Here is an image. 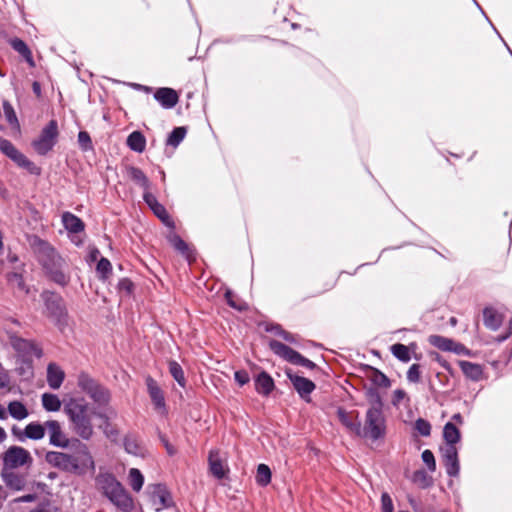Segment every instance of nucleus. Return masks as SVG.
Returning a JSON list of instances; mask_svg holds the SVG:
<instances>
[{
    "label": "nucleus",
    "mask_w": 512,
    "mask_h": 512,
    "mask_svg": "<svg viewBox=\"0 0 512 512\" xmlns=\"http://www.w3.org/2000/svg\"><path fill=\"white\" fill-rule=\"evenodd\" d=\"M45 461L57 469L77 475H83L95 469L94 460L88 446L80 442L73 454L48 451L45 455Z\"/></svg>",
    "instance_id": "1"
},
{
    "label": "nucleus",
    "mask_w": 512,
    "mask_h": 512,
    "mask_svg": "<svg viewBox=\"0 0 512 512\" xmlns=\"http://www.w3.org/2000/svg\"><path fill=\"white\" fill-rule=\"evenodd\" d=\"M64 411L71 423L72 431L81 439L90 440L94 435L92 421L99 413L89 404L78 400L68 402Z\"/></svg>",
    "instance_id": "2"
},
{
    "label": "nucleus",
    "mask_w": 512,
    "mask_h": 512,
    "mask_svg": "<svg viewBox=\"0 0 512 512\" xmlns=\"http://www.w3.org/2000/svg\"><path fill=\"white\" fill-rule=\"evenodd\" d=\"M98 483L103 494L122 512H131L134 509V500L124 486L111 474L98 477Z\"/></svg>",
    "instance_id": "3"
},
{
    "label": "nucleus",
    "mask_w": 512,
    "mask_h": 512,
    "mask_svg": "<svg viewBox=\"0 0 512 512\" xmlns=\"http://www.w3.org/2000/svg\"><path fill=\"white\" fill-rule=\"evenodd\" d=\"M386 434V419L383 409H368L365 422L360 424L359 437L369 438L373 441L383 438Z\"/></svg>",
    "instance_id": "4"
},
{
    "label": "nucleus",
    "mask_w": 512,
    "mask_h": 512,
    "mask_svg": "<svg viewBox=\"0 0 512 512\" xmlns=\"http://www.w3.org/2000/svg\"><path fill=\"white\" fill-rule=\"evenodd\" d=\"M3 470L29 469L33 464L31 453L24 447L12 445L1 456Z\"/></svg>",
    "instance_id": "5"
},
{
    "label": "nucleus",
    "mask_w": 512,
    "mask_h": 512,
    "mask_svg": "<svg viewBox=\"0 0 512 512\" xmlns=\"http://www.w3.org/2000/svg\"><path fill=\"white\" fill-rule=\"evenodd\" d=\"M269 346H270L271 350L276 355L280 356L284 360H286L294 365L303 366L308 369H313L316 367L314 362L305 358L299 352L293 350L289 346H287L279 341L272 340L269 342Z\"/></svg>",
    "instance_id": "6"
},
{
    "label": "nucleus",
    "mask_w": 512,
    "mask_h": 512,
    "mask_svg": "<svg viewBox=\"0 0 512 512\" xmlns=\"http://www.w3.org/2000/svg\"><path fill=\"white\" fill-rule=\"evenodd\" d=\"M57 135V123L52 120L42 130L40 136L33 142L34 149L41 155L46 154L55 145Z\"/></svg>",
    "instance_id": "7"
},
{
    "label": "nucleus",
    "mask_w": 512,
    "mask_h": 512,
    "mask_svg": "<svg viewBox=\"0 0 512 512\" xmlns=\"http://www.w3.org/2000/svg\"><path fill=\"white\" fill-rule=\"evenodd\" d=\"M42 298L45 302L46 312L53 320L60 322L66 315L63 299L52 292H44Z\"/></svg>",
    "instance_id": "8"
},
{
    "label": "nucleus",
    "mask_w": 512,
    "mask_h": 512,
    "mask_svg": "<svg viewBox=\"0 0 512 512\" xmlns=\"http://www.w3.org/2000/svg\"><path fill=\"white\" fill-rule=\"evenodd\" d=\"M146 385L154 410L159 415L165 416L167 414V407L162 389L152 377L146 378Z\"/></svg>",
    "instance_id": "9"
},
{
    "label": "nucleus",
    "mask_w": 512,
    "mask_h": 512,
    "mask_svg": "<svg viewBox=\"0 0 512 512\" xmlns=\"http://www.w3.org/2000/svg\"><path fill=\"white\" fill-rule=\"evenodd\" d=\"M30 245L38 255L43 266L50 264L60 257L48 242L38 237H33L30 241Z\"/></svg>",
    "instance_id": "10"
},
{
    "label": "nucleus",
    "mask_w": 512,
    "mask_h": 512,
    "mask_svg": "<svg viewBox=\"0 0 512 512\" xmlns=\"http://www.w3.org/2000/svg\"><path fill=\"white\" fill-rule=\"evenodd\" d=\"M0 151L20 167L30 169L33 166V163L6 139L0 138Z\"/></svg>",
    "instance_id": "11"
},
{
    "label": "nucleus",
    "mask_w": 512,
    "mask_h": 512,
    "mask_svg": "<svg viewBox=\"0 0 512 512\" xmlns=\"http://www.w3.org/2000/svg\"><path fill=\"white\" fill-rule=\"evenodd\" d=\"M441 451L446 473L450 477H457L459 475L460 466L456 446L445 445V447L441 448Z\"/></svg>",
    "instance_id": "12"
},
{
    "label": "nucleus",
    "mask_w": 512,
    "mask_h": 512,
    "mask_svg": "<svg viewBox=\"0 0 512 512\" xmlns=\"http://www.w3.org/2000/svg\"><path fill=\"white\" fill-rule=\"evenodd\" d=\"M46 428L49 434V443L51 445L59 448L69 447L70 440L62 431V427L58 421H46Z\"/></svg>",
    "instance_id": "13"
},
{
    "label": "nucleus",
    "mask_w": 512,
    "mask_h": 512,
    "mask_svg": "<svg viewBox=\"0 0 512 512\" xmlns=\"http://www.w3.org/2000/svg\"><path fill=\"white\" fill-rule=\"evenodd\" d=\"M49 277L58 285L65 286L69 282L64 260L59 257L50 264L44 266Z\"/></svg>",
    "instance_id": "14"
},
{
    "label": "nucleus",
    "mask_w": 512,
    "mask_h": 512,
    "mask_svg": "<svg viewBox=\"0 0 512 512\" xmlns=\"http://www.w3.org/2000/svg\"><path fill=\"white\" fill-rule=\"evenodd\" d=\"M10 344L22 357H41L42 355L41 350L33 342L19 336L11 335Z\"/></svg>",
    "instance_id": "15"
},
{
    "label": "nucleus",
    "mask_w": 512,
    "mask_h": 512,
    "mask_svg": "<svg viewBox=\"0 0 512 512\" xmlns=\"http://www.w3.org/2000/svg\"><path fill=\"white\" fill-rule=\"evenodd\" d=\"M288 378L291 381L294 389L299 394V396L303 400L309 402L310 394L314 391L315 384L308 378H305V377H302V376H299L296 374H292V373H288Z\"/></svg>",
    "instance_id": "16"
},
{
    "label": "nucleus",
    "mask_w": 512,
    "mask_h": 512,
    "mask_svg": "<svg viewBox=\"0 0 512 512\" xmlns=\"http://www.w3.org/2000/svg\"><path fill=\"white\" fill-rule=\"evenodd\" d=\"M150 489V501L155 511H161L171 505L170 494L161 485H154L149 487Z\"/></svg>",
    "instance_id": "17"
},
{
    "label": "nucleus",
    "mask_w": 512,
    "mask_h": 512,
    "mask_svg": "<svg viewBox=\"0 0 512 512\" xmlns=\"http://www.w3.org/2000/svg\"><path fill=\"white\" fill-rule=\"evenodd\" d=\"M209 467L211 473L218 479L224 478L228 472L225 458L219 451H211L209 454Z\"/></svg>",
    "instance_id": "18"
},
{
    "label": "nucleus",
    "mask_w": 512,
    "mask_h": 512,
    "mask_svg": "<svg viewBox=\"0 0 512 512\" xmlns=\"http://www.w3.org/2000/svg\"><path fill=\"white\" fill-rule=\"evenodd\" d=\"M46 430V422L44 424L39 422H31L24 428L22 434L18 435V439L20 441H24L25 438L31 440H41L44 438Z\"/></svg>",
    "instance_id": "19"
},
{
    "label": "nucleus",
    "mask_w": 512,
    "mask_h": 512,
    "mask_svg": "<svg viewBox=\"0 0 512 512\" xmlns=\"http://www.w3.org/2000/svg\"><path fill=\"white\" fill-rule=\"evenodd\" d=\"M154 97L167 109L174 107L178 102V95L176 91L171 88H159L155 92Z\"/></svg>",
    "instance_id": "20"
},
{
    "label": "nucleus",
    "mask_w": 512,
    "mask_h": 512,
    "mask_svg": "<svg viewBox=\"0 0 512 512\" xmlns=\"http://www.w3.org/2000/svg\"><path fill=\"white\" fill-rule=\"evenodd\" d=\"M340 422L352 433L359 437L360 432V421L358 420V412H355L353 418L351 413L346 412L343 408H339L337 411Z\"/></svg>",
    "instance_id": "21"
},
{
    "label": "nucleus",
    "mask_w": 512,
    "mask_h": 512,
    "mask_svg": "<svg viewBox=\"0 0 512 512\" xmlns=\"http://www.w3.org/2000/svg\"><path fill=\"white\" fill-rule=\"evenodd\" d=\"M65 377L64 371L55 363H50L47 367V382L50 388L56 390L60 388Z\"/></svg>",
    "instance_id": "22"
},
{
    "label": "nucleus",
    "mask_w": 512,
    "mask_h": 512,
    "mask_svg": "<svg viewBox=\"0 0 512 512\" xmlns=\"http://www.w3.org/2000/svg\"><path fill=\"white\" fill-rule=\"evenodd\" d=\"M15 470H3L2 469V477L5 482V484L15 490L20 491L25 486V478L22 475H19L14 472Z\"/></svg>",
    "instance_id": "23"
},
{
    "label": "nucleus",
    "mask_w": 512,
    "mask_h": 512,
    "mask_svg": "<svg viewBox=\"0 0 512 512\" xmlns=\"http://www.w3.org/2000/svg\"><path fill=\"white\" fill-rule=\"evenodd\" d=\"M463 374L472 381H479L483 376V369L480 364L469 361H459Z\"/></svg>",
    "instance_id": "24"
},
{
    "label": "nucleus",
    "mask_w": 512,
    "mask_h": 512,
    "mask_svg": "<svg viewBox=\"0 0 512 512\" xmlns=\"http://www.w3.org/2000/svg\"><path fill=\"white\" fill-rule=\"evenodd\" d=\"M484 325L490 330H497L502 323V316L492 307H486L483 310Z\"/></svg>",
    "instance_id": "25"
},
{
    "label": "nucleus",
    "mask_w": 512,
    "mask_h": 512,
    "mask_svg": "<svg viewBox=\"0 0 512 512\" xmlns=\"http://www.w3.org/2000/svg\"><path fill=\"white\" fill-rule=\"evenodd\" d=\"M7 412L12 418L18 421L24 420L29 415L28 409L20 401H11L8 404Z\"/></svg>",
    "instance_id": "26"
},
{
    "label": "nucleus",
    "mask_w": 512,
    "mask_h": 512,
    "mask_svg": "<svg viewBox=\"0 0 512 512\" xmlns=\"http://www.w3.org/2000/svg\"><path fill=\"white\" fill-rule=\"evenodd\" d=\"M443 438L446 445L455 446L460 441L461 434L459 429L451 422H447L443 429Z\"/></svg>",
    "instance_id": "27"
},
{
    "label": "nucleus",
    "mask_w": 512,
    "mask_h": 512,
    "mask_svg": "<svg viewBox=\"0 0 512 512\" xmlns=\"http://www.w3.org/2000/svg\"><path fill=\"white\" fill-rule=\"evenodd\" d=\"M127 145L131 150L141 153L145 150L146 139L141 132L134 131L128 136Z\"/></svg>",
    "instance_id": "28"
},
{
    "label": "nucleus",
    "mask_w": 512,
    "mask_h": 512,
    "mask_svg": "<svg viewBox=\"0 0 512 512\" xmlns=\"http://www.w3.org/2000/svg\"><path fill=\"white\" fill-rule=\"evenodd\" d=\"M114 411H109L108 413H99L98 417L103 420V423L99 426L102 429L103 433L110 439L115 440L118 432L117 430L110 424L109 419L114 416Z\"/></svg>",
    "instance_id": "29"
},
{
    "label": "nucleus",
    "mask_w": 512,
    "mask_h": 512,
    "mask_svg": "<svg viewBox=\"0 0 512 512\" xmlns=\"http://www.w3.org/2000/svg\"><path fill=\"white\" fill-rule=\"evenodd\" d=\"M62 222L64 227L70 232L77 233L84 228L83 222L78 217L69 212H65L62 215Z\"/></svg>",
    "instance_id": "30"
},
{
    "label": "nucleus",
    "mask_w": 512,
    "mask_h": 512,
    "mask_svg": "<svg viewBox=\"0 0 512 512\" xmlns=\"http://www.w3.org/2000/svg\"><path fill=\"white\" fill-rule=\"evenodd\" d=\"M263 327L266 332L274 333L275 335L281 336L284 340L290 343L295 342V338L292 334L284 331L278 324H268L258 320V328Z\"/></svg>",
    "instance_id": "31"
},
{
    "label": "nucleus",
    "mask_w": 512,
    "mask_h": 512,
    "mask_svg": "<svg viewBox=\"0 0 512 512\" xmlns=\"http://www.w3.org/2000/svg\"><path fill=\"white\" fill-rule=\"evenodd\" d=\"M127 174H128V177L132 181H134L137 185L142 187L144 190L149 189V185H150L149 180L146 177V175L143 173L142 170H140L139 168H136V167H129L127 169Z\"/></svg>",
    "instance_id": "32"
},
{
    "label": "nucleus",
    "mask_w": 512,
    "mask_h": 512,
    "mask_svg": "<svg viewBox=\"0 0 512 512\" xmlns=\"http://www.w3.org/2000/svg\"><path fill=\"white\" fill-rule=\"evenodd\" d=\"M10 45L15 51L22 55L31 66L34 65L31 51L24 41L19 38H13L10 40Z\"/></svg>",
    "instance_id": "33"
},
{
    "label": "nucleus",
    "mask_w": 512,
    "mask_h": 512,
    "mask_svg": "<svg viewBox=\"0 0 512 512\" xmlns=\"http://www.w3.org/2000/svg\"><path fill=\"white\" fill-rule=\"evenodd\" d=\"M42 406L46 411L57 412L61 408V401L55 394L44 393L41 397Z\"/></svg>",
    "instance_id": "34"
},
{
    "label": "nucleus",
    "mask_w": 512,
    "mask_h": 512,
    "mask_svg": "<svg viewBox=\"0 0 512 512\" xmlns=\"http://www.w3.org/2000/svg\"><path fill=\"white\" fill-rule=\"evenodd\" d=\"M429 343L442 351H452L455 345L452 339L440 335H431L429 337Z\"/></svg>",
    "instance_id": "35"
},
{
    "label": "nucleus",
    "mask_w": 512,
    "mask_h": 512,
    "mask_svg": "<svg viewBox=\"0 0 512 512\" xmlns=\"http://www.w3.org/2000/svg\"><path fill=\"white\" fill-rule=\"evenodd\" d=\"M128 481L132 490L139 492L144 484V476L137 468H131L128 474Z\"/></svg>",
    "instance_id": "36"
},
{
    "label": "nucleus",
    "mask_w": 512,
    "mask_h": 512,
    "mask_svg": "<svg viewBox=\"0 0 512 512\" xmlns=\"http://www.w3.org/2000/svg\"><path fill=\"white\" fill-rule=\"evenodd\" d=\"M169 242L171 245L182 253L188 260L191 258V250L189 246L176 234H171L169 236Z\"/></svg>",
    "instance_id": "37"
},
{
    "label": "nucleus",
    "mask_w": 512,
    "mask_h": 512,
    "mask_svg": "<svg viewBox=\"0 0 512 512\" xmlns=\"http://www.w3.org/2000/svg\"><path fill=\"white\" fill-rule=\"evenodd\" d=\"M391 352L398 360L407 363L410 361V352L409 348L401 343H396L391 346Z\"/></svg>",
    "instance_id": "38"
},
{
    "label": "nucleus",
    "mask_w": 512,
    "mask_h": 512,
    "mask_svg": "<svg viewBox=\"0 0 512 512\" xmlns=\"http://www.w3.org/2000/svg\"><path fill=\"white\" fill-rule=\"evenodd\" d=\"M169 372L181 387H185L186 379L184 376V371L176 361L169 362Z\"/></svg>",
    "instance_id": "39"
},
{
    "label": "nucleus",
    "mask_w": 512,
    "mask_h": 512,
    "mask_svg": "<svg viewBox=\"0 0 512 512\" xmlns=\"http://www.w3.org/2000/svg\"><path fill=\"white\" fill-rule=\"evenodd\" d=\"M89 396L99 405H104L110 400L109 392L99 384L97 385L96 389L89 394Z\"/></svg>",
    "instance_id": "40"
},
{
    "label": "nucleus",
    "mask_w": 512,
    "mask_h": 512,
    "mask_svg": "<svg viewBox=\"0 0 512 512\" xmlns=\"http://www.w3.org/2000/svg\"><path fill=\"white\" fill-rule=\"evenodd\" d=\"M258 387H260L265 395H268L274 389L273 379L266 373H258Z\"/></svg>",
    "instance_id": "41"
},
{
    "label": "nucleus",
    "mask_w": 512,
    "mask_h": 512,
    "mask_svg": "<svg viewBox=\"0 0 512 512\" xmlns=\"http://www.w3.org/2000/svg\"><path fill=\"white\" fill-rule=\"evenodd\" d=\"M367 399L370 403L369 409H383V401L380 393L375 388H370L366 392Z\"/></svg>",
    "instance_id": "42"
},
{
    "label": "nucleus",
    "mask_w": 512,
    "mask_h": 512,
    "mask_svg": "<svg viewBox=\"0 0 512 512\" xmlns=\"http://www.w3.org/2000/svg\"><path fill=\"white\" fill-rule=\"evenodd\" d=\"M79 387L88 395L96 389L98 383L87 374H81L78 378Z\"/></svg>",
    "instance_id": "43"
},
{
    "label": "nucleus",
    "mask_w": 512,
    "mask_h": 512,
    "mask_svg": "<svg viewBox=\"0 0 512 512\" xmlns=\"http://www.w3.org/2000/svg\"><path fill=\"white\" fill-rule=\"evenodd\" d=\"M271 476V469L266 464H258V485H268L271 482Z\"/></svg>",
    "instance_id": "44"
},
{
    "label": "nucleus",
    "mask_w": 512,
    "mask_h": 512,
    "mask_svg": "<svg viewBox=\"0 0 512 512\" xmlns=\"http://www.w3.org/2000/svg\"><path fill=\"white\" fill-rule=\"evenodd\" d=\"M186 135V129L184 127L175 128L169 135L167 144L173 147H177Z\"/></svg>",
    "instance_id": "45"
},
{
    "label": "nucleus",
    "mask_w": 512,
    "mask_h": 512,
    "mask_svg": "<svg viewBox=\"0 0 512 512\" xmlns=\"http://www.w3.org/2000/svg\"><path fill=\"white\" fill-rule=\"evenodd\" d=\"M371 381L374 385L379 387L387 388L391 385L389 378L377 369H373L371 374Z\"/></svg>",
    "instance_id": "46"
},
{
    "label": "nucleus",
    "mask_w": 512,
    "mask_h": 512,
    "mask_svg": "<svg viewBox=\"0 0 512 512\" xmlns=\"http://www.w3.org/2000/svg\"><path fill=\"white\" fill-rule=\"evenodd\" d=\"M8 282L12 287L18 288L20 291L28 292L21 274L16 272L10 273L8 275Z\"/></svg>",
    "instance_id": "47"
},
{
    "label": "nucleus",
    "mask_w": 512,
    "mask_h": 512,
    "mask_svg": "<svg viewBox=\"0 0 512 512\" xmlns=\"http://www.w3.org/2000/svg\"><path fill=\"white\" fill-rule=\"evenodd\" d=\"M412 480L421 487H428L432 482L431 477H429L424 470L415 471Z\"/></svg>",
    "instance_id": "48"
},
{
    "label": "nucleus",
    "mask_w": 512,
    "mask_h": 512,
    "mask_svg": "<svg viewBox=\"0 0 512 512\" xmlns=\"http://www.w3.org/2000/svg\"><path fill=\"white\" fill-rule=\"evenodd\" d=\"M414 428L423 437H428L431 434V424L423 418L416 420Z\"/></svg>",
    "instance_id": "49"
},
{
    "label": "nucleus",
    "mask_w": 512,
    "mask_h": 512,
    "mask_svg": "<svg viewBox=\"0 0 512 512\" xmlns=\"http://www.w3.org/2000/svg\"><path fill=\"white\" fill-rule=\"evenodd\" d=\"M421 458H422V461L427 466L428 470L430 472H435L436 461H435V457H434V454L432 453V451L429 449L424 450L422 452Z\"/></svg>",
    "instance_id": "50"
},
{
    "label": "nucleus",
    "mask_w": 512,
    "mask_h": 512,
    "mask_svg": "<svg viewBox=\"0 0 512 512\" xmlns=\"http://www.w3.org/2000/svg\"><path fill=\"white\" fill-rule=\"evenodd\" d=\"M3 111H4V115L6 117V120L11 125L18 126V120H17L16 114H15L14 109L11 106V104H9L8 102H4L3 103Z\"/></svg>",
    "instance_id": "51"
},
{
    "label": "nucleus",
    "mask_w": 512,
    "mask_h": 512,
    "mask_svg": "<svg viewBox=\"0 0 512 512\" xmlns=\"http://www.w3.org/2000/svg\"><path fill=\"white\" fill-rule=\"evenodd\" d=\"M154 214L160 218L166 225H172L169 215L163 205L158 203L155 207L151 208Z\"/></svg>",
    "instance_id": "52"
},
{
    "label": "nucleus",
    "mask_w": 512,
    "mask_h": 512,
    "mask_svg": "<svg viewBox=\"0 0 512 512\" xmlns=\"http://www.w3.org/2000/svg\"><path fill=\"white\" fill-rule=\"evenodd\" d=\"M112 266L108 259L101 258L97 264V272L101 275L102 278H106L107 275L111 272Z\"/></svg>",
    "instance_id": "53"
},
{
    "label": "nucleus",
    "mask_w": 512,
    "mask_h": 512,
    "mask_svg": "<svg viewBox=\"0 0 512 512\" xmlns=\"http://www.w3.org/2000/svg\"><path fill=\"white\" fill-rule=\"evenodd\" d=\"M381 511L382 512H394V505L391 496L387 492H383L381 495Z\"/></svg>",
    "instance_id": "54"
},
{
    "label": "nucleus",
    "mask_w": 512,
    "mask_h": 512,
    "mask_svg": "<svg viewBox=\"0 0 512 512\" xmlns=\"http://www.w3.org/2000/svg\"><path fill=\"white\" fill-rule=\"evenodd\" d=\"M407 380L412 383H417L420 380V365L412 364L407 371Z\"/></svg>",
    "instance_id": "55"
},
{
    "label": "nucleus",
    "mask_w": 512,
    "mask_h": 512,
    "mask_svg": "<svg viewBox=\"0 0 512 512\" xmlns=\"http://www.w3.org/2000/svg\"><path fill=\"white\" fill-rule=\"evenodd\" d=\"M78 142L82 149L89 150L91 148V138L85 131H80L78 134Z\"/></svg>",
    "instance_id": "56"
},
{
    "label": "nucleus",
    "mask_w": 512,
    "mask_h": 512,
    "mask_svg": "<svg viewBox=\"0 0 512 512\" xmlns=\"http://www.w3.org/2000/svg\"><path fill=\"white\" fill-rule=\"evenodd\" d=\"M125 450L133 455H137L139 453V447L135 440L127 438L124 442Z\"/></svg>",
    "instance_id": "57"
},
{
    "label": "nucleus",
    "mask_w": 512,
    "mask_h": 512,
    "mask_svg": "<svg viewBox=\"0 0 512 512\" xmlns=\"http://www.w3.org/2000/svg\"><path fill=\"white\" fill-rule=\"evenodd\" d=\"M405 398L406 392L403 389H396L393 393L392 404L397 407Z\"/></svg>",
    "instance_id": "58"
},
{
    "label": "nucleus",
    "mask_w": 512,
    "mask_h": 512,
    "mask_svg": "<svg viewBox=\"0 0 512 512\" xmlns=\"http://www.w3.org/2000/svg\"><path fill=\"white\" fill-rule=\"evenodd\" d=\"M143 198H144V201L147 203V205L150 208L155 207L159 203L157 201L156 197L152 193H150L148 190H144Z\"/></svg>",
    "instance_id": "59"
},
{
    "label": "nucleus",
    "mask_w": 512,
    "mask_h": 512,
    "mask_svg": "<svg viewBox=\"0 0 512 512\" xmlns=\"http://www.w3.org/2000/svg\"><path fill=\"white\" fill-rule=\"evenodd\" d=\"M235 380L239 385H244L249 381V376L246 371L240 370L235 372Z\"/></svg>",
    "instance_id": "60"
},
{
    "label": "nucleus",
    "mask_w": 512,
    "mask_h": 512,
    "mask_svg": "<svg viewBox=\"0 0 512 512\" xmlns=\"http://www.w3.org/2000/svg\"><path fill=\"white\" fill-rule=\"evenodd\" d=\"M407 500L409 505L415 512H421L420 503L412 495H408Z\"/></svg>",
    "instance_id": "61"
},
{
    "label": "nucleus",
    "mask_w": 512,
    "mask_h": 512,
    "mask_svg": "<svg viewBox=\"0 0 512 512\" xmlns=\"http://www.w3.org/2000/svg\"><path fill=\"white\" fill-rule=\"evenodd\" d=\"M225 296H226V299L231 307H234L239 310H241L243 308L241 304L236 303V301L234 300V296L232 295L231 292H227Z\"/></svg>",
    "instance_id": "62"
},
{
    "label": "nucleus",
    "mask_w": 512,
    "mask_h": 512,
    "mask_svg": "<svg viewBox=\"0 0 512 512\" xmlns=\"http://www.w3.org/2000/svg\"><path fill=\"white\" fill-rule=\"evenodd\" d=\"M160 439H161V442L164 444L167 452L170 455H173L175 453V449L173 448V446L170 445V443L166 440V438L164 436H160Z\"/></svg>",
    "instance_id": "63"
},
{
    "label": "nucleus",
    "mask_w": 512,
    "mask_h": 512,
    "mask_svg": "<svg viewBox=\"0 0 512 512\" xmlns=\"http://www.w3.org/2000/svg\"><path fill=\"white\" fill-rule=\"evenodd\" d=\"M512 334V317L511 319L509 320V324H508V327H507V331L504 335H501L499 336V340L500 341H505L506 339L509 338V336Z\"/></svg>",
    "instance_id": "64"
}]
</instances>
